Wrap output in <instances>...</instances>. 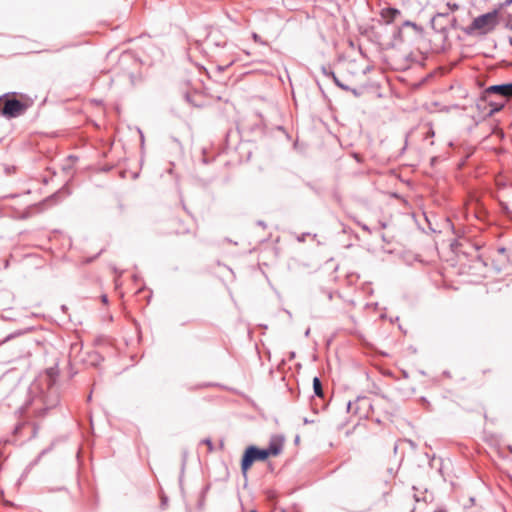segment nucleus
<instances>
[{"label": "nucleus", "instance_id": "obj_59", "mask_svg": "<svg viewBox=\"0 0 512 512\" xmlns=\"http://www.w3.org/2000/svg\"><path fill=\"white\" fill-rule=\"evenodd\" d=\"M5 443H12V441H11V440H9V439H6V440H5Z\"/></svg>", "mask_w": 512, "mask_h": 512}, {"label": "nucleus", "instance_id": "obj_7", "mask_svg": "<svg viewBox=\"0 0 512 512\" xmlns=\"http://www.w3.org/2000/svg\"><path fill=\"white\" fill-rule=\"evenodd\" d=\"M284 437L283 436H273L269 442L267 448H263L268 452V458L270 456H278L283 449Z\"/></svg>", "mask_w": 512, "mask_h": 512}, {"label": "nucleus", "instance_id": "obj_51", "mask_svg": "<svg viewBox=\"0 0 512 512\" xmlns=\"http://www.w3.org/2000/svg\"><path fill=\"white\" fill-rule=\"evenodd\" d=\"M285 312L287 313V315H288L290 318H292V314H291V312H290L289 310H285Z\"/></svg>", "mask_w": 512, "mask_h": 512}, {"label": "nucleus", "instance_id": "obj_58", "mask_svg": "<svg viewBox=\"0 0 512 512\" xmlns=\"http://www.w3.org/2000/svg\"><path fill=\"white\" fill-rule=\"evenodd\" d=\"M31 193V190H27L24 192V194H30Z\"/></svg>", "mask_w": 512, "mask_h": 512}, {"label": "nucleus", "instance_id": "obj_34", "mask_svg": "<svg viewBox=\"0 0 512 512\" xmlns=\"http://www.w3.org/2000/svg\"><path fill=\"white\" fill-rule=\"evenodd\" d=\"M333 197H334V199H335L338 203L341 201V197H340V195L338 194V192H334Z\"/></svg>", "mask_w": 512, "mask_h": 512}, {"label": "nucleus", "instance_id": "obj_47", "mask_svg": "<svg viewBox=\"0 0 512 512\" xmlns=\"http://www.w3.org/2000/svg\"><path fill=\"white\" fill-rule=\"evenodd\" d=\"M304 335H305V337H308L310 335V328L306 329Z\"/></svg>", "mask_w": 512, "mask_h": 512}, {"label": "nucleus", "instance_id": "obj_45", "mask_svg": "<svg viewBox=\"0 0 512 512\" xmlns=\"http://www.w3.org/2000/svg\"><path fill=\"white\" fill-rule=\"evenodd\" d=\"M8 267H9V260H8V259H6V260L4 261V268H5V269H7Z\"/></svg>", "mask_w": 512, "mask_h": 512}, {"label": "nucleus", "instance_id": "obj_9", "mask_svg": "<svg viewBox=\"0 0 512 512\" xmlns=\"http://www.w3.org/2000/svg\"><path fill=\"white\" fill-rule=\"evenodd\" d=\"M400 15V10L394 7H387L381 10V17L387 24L392 23Z\"/></svg>", "mask_w": 512, "mask_h": 512}, {"label": "nucleus", "instance_id": "obj_8", "mask_svg": "<svg viewBox=\"0 0 512 512\" xmlns=\"http://www.w3.org/2000/svg\"><path fill=\"white\" fill-rule=\"evenodd\" d=\"M54 448V443L52 442L47 448L43 449L39 454L38 456L33 460L31 461L25 468L21 478L25 477L29 472L30 470L39 463V461L41 460V458L43 456H45L46 454H48L49 452H51Z\"/></svg>", "mask_w": 512, "mask_h": 512}, {"label": "nucleus", "instance_id": "obj_27", "mask_svg": "<svg viewBox=\"0 0 512 512\" xmlns=\"http://www.w3.org/2000/svg\"><path fill=\"white\" fill-rule=\"evenodd\" d=\"M311 407H312V410L315 412V413H318L319 412V408H318V404L316 402L315 399H312L311 400Z\"/></svg>", "mask_w": 512, "mask_h": 512}, {"label": "nucleus", "instance_id": "obj_6", "mask_svg": "<svg viewBox=\"0 0 512 512\" xmlns=\"http://www.w3.org/2000/svg\"><path fill=\"white\" fill-rule=\"evenodd\" d=\"M449 15V11L438 12L431 18L430 24L435 32L447 35Z\"/></svg>", "mask_w": 512, "mask_h": 512}, {"label": "nucleus", "instance_id": "obj_60", "mask_svg": "<svg viewBox=\"0 0 512 512\" xmlns=\"http://www.w3.org/2000/svg\"><path fill=\"white\" fill-rule=\"evenodd\" d=\"M299 441V436H296L295 442L297 443Z\"/></svg>", "mask_w": 512, "mask_h": 512}, {"label": "nucleus", "instance_id": "obj_37", "mask_svg": "<svg viewBox=\"0 0 512 512\" xmlns=\"http://www.w3.org/2000/svg\"><path fill=\"white\" fill-rule=\"evenodd\" d=\"M407 442L409 443V445H410L413 449H415V448H416V444H415V442H414V441H412V440H407Z\"/></svg>", "mask_w": 512, "mask_h": 512}, {"label": "nucleus", "instance_id": "obj_42", "mask_svg": "<svg viewBox=\"0 0 512 512\" xmlns=\"http://www.w3.org/2000/svg\"><path fill=\"white\" fill-rule=\"evenodd\" d=\"M352 405H353V403L351 401H349L348 404H347V411L348 412L351 410Z\"/></svg>", "mask_w": 512, "mask_h": 512}, {"label": "nucleus", "instance_id": "obj_55", "mask_svg": "<svg viewBox=\"0 0 512 512\" xmlns=\"http://www.w3.org/2000/svg\"><path fill=\"white\" fill-rule=\"evenodd\" d=\"M397 449H398V446H397V445H395V446H394V453H396V452H397Z\"/></svg>", "mask_w": 512, "mask_h": 512}, {"label": "nucleus", "instance_id": "obj_30", "mask_svg": "<svg viewBox=\"0 0 512 512\" xmlns=\"http://www.w3.org/2000/svg\"><path fill=\"white\" fill-rule=\"evenodd\" d=\"M168 497L165 495H162L161 497V507L164 508L167 505Z\"/></svg>", "mask_w": 512, "mask_h": 512}, {"label": "nucleus", "instance_id": "obj_5", "mask_svg": "<svg viewBox=\"0 0 512 512\" xmlns=\"http://www.w3.org/2000/svg\"><path fill=\"white\" fill-rule=\"evenodd\" d=\"M67 191V193H69L68 189L66 186H63L60 190H58L57 192H55L54 194H52L51 196L47 197L46 199H44L43 201L39 202V203H36V204H33V205H30L28 206L19 216H18V219L20 220H26L28 218H30L33 213L35 211H42L43 210V207L44 205L51 201V200H56L58 199L60 193H62V191Z\"/></svg>", "mask_w": 512, "mask_h": 512}, {"label": "nucleus", "instance_id": "obj_38", "mask_svg": "<svg viewBox=\"0 0 512 512\" xmlns=\"http://www.w3.org/2000/svg\"><path fill=\"white\" fill-rule=\"evenodd\" d=\"M18 196H19V194H9V195L6 196V198L14 199V198H16Z\"/></svg>", "mask_w": 512, "mask_h": 512}, {"label": "nucleus", "instance_id": "obj_17", "mask_svg": "<svg viewBox=\"0 0 512 512\" xmlns=\"http://www.w3.org/2000/svg\"><path fill=\"white\" fill-rule=\"evenodd\" d=\"M449 27L452 28V29H458L459 28L458 21H457L456 17H450L449 16L448 28Z\"/></svg>", "mask_w": 512, "mask_h": 512}, {"label": "nucleus", "instance_id": "obj_36", "mask_svg": "<svg viewBox=\"0 0 512 512\" xmlns=\"http://www.w3.org/2000/svg\"><path fill=\"white\" fill-rule=\"evenodd\" d=\"M379 225H380V227H381L382 229H385V228L387 227V223H386V222H384V221H380V222H379Z\"/></svg>", "mask_w": 512, "mask_h": 512}, {"label": "nucleus", "instance_id": "obj_14", "mask_svg": "<svg viewBox=\"0 0 512 512\" xmlns=\"http://www.w3.org/2000/svg\"><path fill=\"white\" fill-rule=\"evenodd\" d=\"M200 444L206 445L209 452H213L215 449V446L211 440V438L207 437L200 441Z\"/></svg>", "mask_w": 512, "mask_h": 512}, {"label": "nucleus", "instance_id": "obj_40", "mask_svg": "<svg viewBox=\"0 0 512 512\" xmlns=\"http://www.w3.org/2000/svg\"><path fill=\"white\" fill-rule=\"evenodd\" d=\"M498 252H499V253H501V254H503V253H505V252H506V248H505V247H499V248H498Z\"/></svg>", "mask_w": 512, "mask_h": 512}, {"label": "nucleus", "instance_id": "obj_23", "mask_svg": "<svg viewBox=\"0 0 512 512\" xmlns=\"http://www.w3.org/2000/svg\"><path fill=\"white\" fill-rule=\"evenodd\" d=\"M24 424L23 423H17L13 429V435H17L20 433V431L22 430Z\"/></svg>", "mask_w": 512, "mask_h": 512}, {"label": "nucleus", "instance_id": "obj_48", "mask_svg": "<svg viewBox=\"0 0 512 512\" xmlns=\"http://www.w3.org/2000/svg\"><path fill=\"white\" fill-rule=\"evenodd\" d=\"M219 448H220V449H223V448H224V441H223V440H221V441H220V443H219Z\"/></svg>", "mask_w": 512, "mask_h": 512}, {"label": "nucleus", "instance_id": "obj_2", "mask_svg": "<svg viewBox=\"0 0 512 512\" xmlns=\"http://www.w3.org/2000/svg\"><path fill=\"white\" fill-rule=\"evenodd\" d=\"M16 96V92L0 95V117L11 120L25 114L31 103L17 99Z\"/></svg>", "mask_w": 512, "mask_h": 512}, {"label": "nucleus", "instance_id": "obj_22", "mask_svg": "<svg viewBox=\"0 0 512 512\" xmlns=\"http://www.w3.org/2000/svg\"><path fill=\"white\" fill-rule=\"evenodd\" d=\"M446 6H447L448 10H450L452 12H454V11L459 9V5L457 3H450V2H448L446 4Z\"/></svg>", "mask_w": 512, "mask_h": 512}, {"label": "nucleus", "instance_id": "obj_31", "mask_svg": "<svg viewBox=\"0 0 512 512\" xmlns=\"http://www.w3.org/2000/svg\"><path fill=\"white\" fill-rule=\"evenodd\" d=\"M52 407H53V405L44 407L43 409H41V410H40L39 415H40V416H44V415L46 414V412H47L50 408H52Z\"/></svg>", "mask_w": 512, "mask_h": 512}, {"label": "nucleus", "instance_id": "obj_19", "mask_svg": "<svg viewBox=\"0 0 512 512\" xmlns=\"http://www.w3.org/2000/svg\"><path fill=\"white\" fill-rule=\"evenodd\" d=\"M22 333H23L22 331H16V332L10 333L9 335H7V336L4 338V340L2 341V343H5V342L10 341L11 339L15 338L16 336L21 335Z\"/></svg>", "mask_w": 512, "mask_h": 512}, {"label": "nucleus", "instance_id": "obj_61", "mask_svg": "<svg viewBox=\"0 0 512 512\" xmlns=\"http://www.w3.org/2000/svg\"><path fill=\"white\" fill-rule=\"evenodd\" d=\"M250 512H257V510H254V509H253V510H251Z\"/></svg>", "mask_w": 512, "mask_h": 512}, {"label": "nucleus", "instance_id": "obj_15", "mask_svg": "<svg viewBox=\"0 0 512 512\" xmlns=\"http://www.w3.org/2000/svg\"><path fill=\"white\" fill-rule=\"evenodd\" d=\"M403 26L404 27H412L419 33H421L423 31L422 27L418 26L416 23L409 21V20L404 21Z\"/></svg>", "mask_w": 512, "mask_h": 512}, {"label": "nucleus", "instance_id": "obj_16", "mask_svg": "<svg viewBox=\"0 0 512 512\" xmlns=\"http://www.w3.org/2000/svg\"><path fill=\"white\" fill-rule=\"evenodd\" d=\"M335 85H336L338 88H340V89H342V90H344V91H349V92H350V90H351V87H350V86H348V85L344 84V83H343V82H341L338 78H335Z\"/></svg>", "mask_w": 512, "mask_h": 512}, {"label": "nucleus", "instance_id": "obj_43", "mask_svg": "<svg viewBox=\"0 0 512 512\" xmlns=\"http://www.w3.org/2000/svg\"><path fill=\"white\" fill-rule=\"evenodd\" d=\"M510 4H512V0H505L503 3L504 6H508Z\"/></svg>", "mask_w": 512, "mask_h": 512}, {"label": "nucleus", "instance_id": "obj_4", "mask_svg": "<svg viewBox=\"0 0 512 512\" xmlns=\"http://www.w3.org/2000/svg\"><path fill=\"white\" fill-rule=\"evenodd\" d=\"M268 459V452L263 448L256 445H249L245 448L241 457V473L244 478H247L248 471L252 465L257 461H266Z\"/></svg>", "mask_w": 512, "mask_h": 512}, {"label": "nucleus", "instance_id": "obj_26", "mask_svg": "<svg viewBox=\"0 0 512 512\" xmlns=\"http://www.w3.org/2000/svg\"><path fill=\"white\" fill-rule=\"evenodd\" d=\"M16 171V167L15 166H6L5 167V173L7 175H10L11 173H14Z\"/></svg>", "mask_w": 512, "mask_h": 512}, {"label": "nucleus", "instance_id": "obj_24", "mask_svg": "<svg viewBox=\"0 0 512 512\" xmlns=\"http://www.w3.org/2000/svg\"><path fill=\"white\" fill-rule=\"evenodd\" d=\"M350 92H351L355 97H360V96H362V94H363V89L359 90V89H356V88H352V87H351Z\"/></svg>", "mask_w": 512, "mask_h": 512}, {"label": "nucleus", "instance_id": "obj_11", "mask_svg": "<svg viewBox=\"0 0 512 512\" xmlns=\"http://www.w3.org/2000/svg\"><path fill=\"white\" fill-rule=\"evenodd\" d=\"M187 456H188L187 451H184L182 454V463H181V469H180V475H179V485L181 488L183 485V478H184V473H185V468H186Z\"/></svg>", "mask_w": 512, "mask_h": 512}, {"label": "nucleus", "instance_id": "obj_54", "mask_svg": "<svg viewBox=\"0 0 512 512\" xmlns=\"http://www.w3.org/2000/svg\"><path fill=\"white\" fill-rule=\"evenodd\" d=\"M327 406V403H324L322 406H321V409H325Z\"/></svg>", "mask_w": 512, "mask_h": 512}, {"label": "nucleus", "instance_id": "obj_35", "mask_svg": "<svg viewBox=\"0 0 512 512\" xmlns=\"http://www.w3.org/2000/svg\"><path fill=\"white\" fill-rule=\"evenodd\" d=\"M101 300H102V302H103V303H105V304H106V303H108V297H107V295H105V294H104V295H102V296H101Z\"/></svg>", "mask_w": 512, "mask_h": 512}, {"label": "nucleus", "instance_id": "obj_20", "mask_svg": "<svg viewBox=\"0 0 512 512\" xmlns=\"http://www.w3.org/2000/svg\"><path fill=\"white\" fill-rule=\"evenodd\" d=\"M184 98H185V100H186L189 104H191V105H193V106H195V107H199V106H200V105H198V104H196V103L194 102V100H193V98H192V96H191V94H190V93H188V92H187V93H185V94H184Z\"/></svg>", "mask_w": 512, "mask_h": 512}, {"label": "nucleus", "instance_id": "obj_1", "mask_svg": "<svg viewBox=\"0 0 512 512\" xmlns=\"http://www.w3.org/2000/svg\"><path fill=\"white\" fill-rule=\"evenodd\" d=\"M512 101V82L490 85L486 87L476 102V107L485 117L500 112L507 103Z\"/></svg>", "mask_w": 512, "mask_h": 512}, {"label": "nucleus", "instance_id": "obj_44", "mask_svg": "<svg viewBox=\"0 0 512 512\" xmlns=\"http://www.w3.org/2000/svg\"><path fill=\"white\" fill-rule=\"evenodd\" d=\"M139 133H140L141 143L143 144L144 143V135L141 130H139Z\"/></svg>", "mask_w": 512, "mask_h": 512}, {"label": "nucleus", "instance_id": "obj_39", "mask_svg": "<svg viewBox=\"0 0 512 512\" xmlns=\"http://www.w3.org/2000/svg\"><path fill=\"white\" fill-rule=\"evenodd\" d=\"M303 422H304V424H310V423H313L314 420H309L308 418H304Z\"/></svg>", "mask_w": 512, "mask_h": 512}, {"label": "nucleus", "instance_id": "obj_13", "mask_svg": "<svg viewBox=\"0 0 512 512\" xmlns=\"http://www.w3.org/2000/svg\"><path fill=\"white\" fill-rule=\"evenodd\" d=\"M393 41L402 42L403 41V31L400 27L396 28L392 35Z\"/></svg>", "mask_w": 512, "mask_h": 512}, {"label": "nucleus", "instance_id": "obj_10", "mask_svg": "<svg viewBox=\"0 0 512 512\" xmlns=\"http://www.w3.org/2000/svg\"><path fill=\"white\" fill-rule=\"evenodd\" d=\"M313 392L314 396L324 401V391L322 387V382L318 376H315L313 378Z\"/></svg>", "mask_w": 512, "mask_h": 512}, {"label": "nucleus", "instance_id": "obj_49", "mask_svg": "<svg viewBox=\"0 0 512 512\" xmlns=\"http://www.w3.org/2000/svg\"><path fill=\"white\" fill-rule=\"evenodd\" d=\"M67 309H68V308H67V306H66V305H62V306H61V310H62L63 312H66V311H67Z\"/></svg>", "mask_w": 512, "mask_h": 512}, {"label": "nucleus", "instance_id": "obj_33", "mask_svg": "<svg viewBox=\"0 0 512 512\" xmlns=\"http://www.w3.org/2000/svg\"><path fill=\"white\" fill-rule=\"evenodd\" d=\"M425 456L428 458L429 460V465L432 466V461L435 459V456H430L428 453L425 454Z\"/></svg>", "mask_w": 512, "mask_h": 512}, {"label": "nucleus", "instance_id": "obj_50", "mask_svg": "<svg viewBox=\"0 0 512 512\" xmlns=\"http://www.w3.org/2000/svg\"><path fill=\"white\" fill-rule=\"evenodd\" d=\"M490 100H491V101H493V102H494V101H499V97H491V99H490Z\"/></svg>", "mask_w": 512, "mask_h": 512}, {"label": "nucleus", "instance_id": "obj_25", "mask_svg": "<svg viewBox=\"0 0 512 512\" xmlns=\"http://www.w3.org/2000/svg\"><path fill=\"white\" fill-rule=\"evenodd\" d=\"M357 224L361 227V229L367 233H371V229L368 225L364 224V223H361V222H357Z\"/></svg>", "mask_w": 512, "mask_h": 512}, {"label": "nucleus", "instance_id": "obj_12", "mask_svg": "<svg viewBox=\"0 0 512 512\" xmlns=\"http://www.w3.org/2000/svg\"><path fill=\"white\" fill-rule=\"evenodd\" d=\"M321 72L323 75H325L326 77H329L333 80V82L335 83V78H338L335 74V72L329 68V67H326V66H321Z\"/></svg>", "mask_w": 512, "mask_h": 512}, {"label": "nucleus", "instance_id": "obj_52", "mask_svg": "<svg viewBox=\"0 0 512 512\" xmlns=\"http://www.w3.org/2000/svg\"><path fill=\"white\" fill-rule=\"evenodd\" d=\"M62 490H65V487H59V488L55 489V491H62Z\"/></svg>", "mask_w": 512, "mask_h": 512}, {"label": "nucleus", "instance_id": "obj_41", "mask_svg": "<svg viewBox=\"0 0 512 512\" xmlns=\"http://www.w3.org/2000/svg\"><path fill=\"white\" fill-rule=\"evenodd\" d=\"M257 224H258L259 226L266 227L265 222H264V221H262V220H259V221L257 222Z\"/></svg>", "mask_w": 512, "mask_h": 512}, {"label": "nucleus", "instance_id": "obj_18", "mask_svg": "<svg viewBox=\"0 0 512 512\" xmlns=\"http://www.w3.org/2000/svg\"><path fill=\"white\" fill-rule=\"evenodd\" d=\"M103 360H104V358L99 353H97V352L93 353V355H92V363L94 365L99 364Z\"/></svg>", "mask_w": 512, "mask_h": 512}, {"label": "nucleus", "instance_id": "obj_56", "mask_svg": "<svg viewBox=\"0 0 512 512\" xmlns=\"http://www.w3.org/2000/svg\"><path fill=\"white\" fill-rule=\"evenodd\" d=\"M214 44H215L216 46H221V43H220V42H214Z\"/></svg>", "mask_w": 512, "mask_h": 512}, {"label": "nucleus", "instance_id": "obj_32", "mask_svg": "<svg viewBox=\"0 0 512 512\" xmlns=\"http://www.w3.org/2000/svg\"><path fill=\"white\" fill-rule=\"evenodd\" d=\"M252 38L255 42H260L261 41V38L260 36L257 34V33H253L252 34Z\"/></svg>", "mask_w": 512, "mask_h": 512}, {"label": "nucleus", "instance_id": "obj_53", "mask_svg": "<svg viewBox=\"0 0 512 512\" xmlns=\"http://www.w3.org/2000/svg\"><path fill=\"white\" fill-rule=\"evenodd\" d=\"M507 448L510 451V453H512V445H509Z\"/></svg>", "mask_w": 512, "mask_h": 512}, {"label": "nucleus", "instance_id": "obj_57", "mask_svg": "<svg viewBox=\"0 0 512 512\" xmlns=\"http://www.w3.org/2000/svg\"><path fill=\"white\" fill-rule=\"evenodd\" d=\"M278 130L284 131L283 126H279V127H278Z\"/></svg>", "mask_w": 512, "mask_h": 512}, {"label": "nucleus", "instance_id": "obj_3", "mask_svg": "<svg viewBox=\"0 0 512 512\" xmlns=\"http://www.w3.org/2000/svg\"><path fill=\"white\" fill-rule=\"evenodd\" d=\"M499 24L498 10L494 9L490 12L481 14L473 19L471 24L467 27L461 28L467 35H473L475 31L480 34H487L493 31Z\"/></svg>", "mask_w": 512, "mask_h": 512}, {"label": "nucleus", "instance_id": "obj_46", "mask_svg": "<svg viewBox=\"0 0 512 512\" xmlns=\"http://www.w3.org/2000/svg\"><path fill=\"white\" fill-rule=\"evenodd\" d=\"M381 239L386 242V243H389V241L386 239L385 237V234H381Z\"/></svg>", "mask_w": 512, "mask_h": 512}, {"label": "nucleus", "instance_id": "obj_28", "mask_svg": "<svg viewBox=\"0 0 512 512\" xmlns=\"http://www.w3.org/2000/svg\"><path fill=\"white\" fill-rule=\"evenodd\" d=\"M208 489H209V486H206L202 490L201 500L199 501V507H201L203 505V499H204L205 493L208 491Z\"/></svg>", "mask_w": 512, "mask_h": 512}, {"label": "nucleus", "instance_id": "obj_29", "mask_svg": "<svg viewBox=\"0 0 512 512\" xmlns=\"http://www.w3.org/2000/svg\"><path fill=\"white\" fill-rule=\"evenodd\" d=\"M233 64V61H231L229 64H227L226 66H221V65H218L217 66V71L218 72H222L224 71L227 67L231 66Z\"/></svg>", "mask_w": 512, "mask_h": 512}, {"label": "nucleus", "instance_id": "obj_21", "mask_svg": "<svg viewBox=\"0 0 512 512\" xmlns=\"http://www.w3.org/2000/svg\"><path fill=\"white\" fill-rule=\"evenodd\" d=\"M420 402L424 405L426 410L431 411V404L425 397H421Z\"/></svg>", "mask_w": 512, "mask_h": 512}]
</instances>
